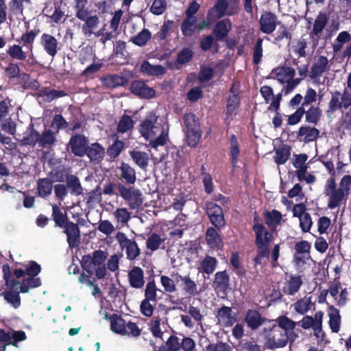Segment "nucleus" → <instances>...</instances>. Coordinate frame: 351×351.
Returning <instances> with one entry per match:
<instances>
[{
  "label": "nucleus",
  "instance_id": "nucleus-11",
  "mask_svg": "<svg viewBox=\"0 0 351 351\" xmlns=\"http://www.w3.org/2000/svg\"><path fill=\"white\" fill-rule=\"evenodd\" d=\"M328 18L325 13H319L315 19L313 29L310 33V36L313 40V45L315 47L318 44V41L321 35L326 26Z\"/></svg>",
  "mask_w": 351,
  "mask_h": 351
},
{
  "label": "nucleus",
  "instance_id": "nucleus-5",
  "mask_svg": "<svg viewBox=\"0 0 351 351\" xmlns=\"http://www.w3.org/2000/svg\"><path fill=\"white\" fill-rule=\"evenodd\" d=\"M186 128V138L188 145L195 147L199 143L201 138L199 125L195 119V115L192 114H186L184 117Z\"/></svg>",
  "mask_w": 351,
  "mask_h": 351
},
{
  "label": "nucleus",
  "instance_id": "nucleus-18",
  "mask_svg": "<svg viewBox=\"0 0 351 351\" xmlns=\"http://www.w3.org/2000/svg\"><path fill=\"white\" fill-rule=\"evenodd\" d=\"M217 318L218 323L223 326H231L237 321L236 314L228 306H223L219 309Z\"/></svg>",
  "mask_w": 351,
  "mask_h": 351
},
{
  "label": "nucleus",
  "instance_id": "nucleus-32",
  "mask_svg": "<svg viewBox=\"0 0 351 351\" xmlns=\"http://www.w3.org/2000/svg\"><path fill=\"white\" fill-rule=\"evenodd\" d=\"M141 71L148 75H160L165 73V69L161 65H153L144 61L141 65Z\"/></svg>",
  "mask_w": 351,
  "mask_h": 351
},
{
  "label": "nucleus",
  "instance_id": "nucleus-31",
  "mask_svg": "<svg viewBox=\"0 0 351 351\" xmlns=\"http://www.w3.org/2000/svg\"><path fill=\"white\" fill-rule=\"evenodd\" d=\"M329 326L334 332H338L340 329L341 317L339 311L335 307L330 306L328 308Z\"/></svg>",
  "mask_w": 351,
  "mask_h": 351
},
{
  "label": "nucleus",
  "instance_id": "nucleus-64",
  "mask_svg": "<svg viewBox=\"0 0 351 351\" xmlns=\"http://www.w3.org/2000/svg\"><path fill=\"white\" fill-rule=\"evenodd\" d=\"M321 116V110L318 108L311 107L306 112V120L308 123H316Z\"/></svg>",
  "mask_w": 351,
  "mask_h": 351
},
{
  "label": "nucleus",
  "instance_id": "nucleus-49",
  "mask_svg": "<svg viewBox=\"0 0 351 351\" xmlns=\"http://www.w3.org/2000/svg\"><path fill=\"white\" fill-rule=\"evenodd\" d=\"M38 192L40 196L46 197L49 195L52 191V182L48 179L39 180L37 183Z\"/></svg>",
  "mask_w": 351,
  "mask_h": 351
},
{
  "label": "nucleus",
  "instance_id": "nucleus-56",
  "mask_svg": "<svg viewBox=\"0 0 351 351\" xmlns=\"http://www.w3.org/2000/svg\"><path fill=\"white\" fill-rule=\"evenodd\" d=\"M4 300L11 304L14 308H17L21 305V298L18 293L8 291L3 293Z\"/></svg>",
  "mask_w": 351,
  "mask_h": 351
},
{
  "label": "nucleus",
  "instance_id": "nucleus-40",
  "mask_svg": "<svg viewBox=\"0 0 351 351\" xmlns=\"http://www.w3.org/2000/svg\"><path fill=\"white\" fill-rule=\"evenodd\" d=\"M113 216L117 226L121 227L127 225L131 218L130 213L125 208H117L113 213Z\"/></svg>",
  "mask_w": 351,
  "mask_h": 351
},
{
  "label": "nucleus",
  "instance_id": "nucleus-42",
  "mask_svg": "<svg viewBox=\"0 0 351 351\" xmlns=\"http://www.w3.org/2000/svg\"><path fill=\"white\" fill-rule=\"evenodd\" d=\"M91 160H99L104 155V149L98 143H93L88 147L86 153Z\"/></svg>",
  "mask_w": 351,
  "mask_h": 351
},
{
  "label": "nucleus",
  "instance_id": "nucleus-38",
  "mask_svg": "<svg viewBox=\"0 0 351 351\" xmlns=\"http://www.w3.org/2000/svg\"><path fill=\"white\" fill-rule=\"evenodd\" d=\"M110 329L115 333L123 335L125 332V321L117 315H112L109 317Z\"/></svg>",
  "mask_w": 351,
  "mask_h": 351
},
{
  "label": "nucleus",
  "instance_id": "nucleus-44",
  "mask_svg": "<svg viewBox=\"0 0 351 351\" xmlns=\"http://www.w3.org/2000/svg\"><path fill=\"white\" fill-rule=\"evenodd\" d=\"M195 16H189L182 24V32L184 36H191L197 30V25Z\"/></svg>",
  "mask_w": 351,
  "mask_h": 351
},
{
  "label": "nucleus",
  "instance_id": "nucleus-9",
  "mask_svg": "<svg viewBox=\"0 0 351 351\" xmlns=\"http://www.w3.org/2000/svg\"><path fill=\"white\" fill-rule=\"evenodd\" d=\"M116 237L121 247L125 249L129 259L133 260L139 255L140 249L135 241L128 239L125 234L122 232H119Z\"/></svg>",
  "mask_w": 351,
  "mask_h": 351
},
{
  "label": "nucleus",
  "instance_id": "nucleus-22",
  "mask_svg": "<svg viewBox=\"0 0 351 351\" xmlns=\"http://www.w3.org/2000/svg\"><path fill=\"white\" fill-rule=\"evenodd\" d=\"M128 279L131 287L136 289L143 287L145 283L143 269L138 267H134L129 272Z\"/></svg>",
  "mask_w": 351,
  "mask_h": 351
},
{
  "label": "nucleus",
  "instance_id": "nucleus-36",
  "mask_svg": "<svg viewBox=\"0 0 351 351\" xmlns=\"http://www.w3.org/2000/svg\"><path fill=\"white\" fill-rule=\"evenodd\" d=\"M103 84L108 88H115L123 86L126 84L127 80L118 75H109L101 80Z\"/></svg>",
  "mask_w": 351,
  "mask_h": 351
},
{
  "label": "nucleus",
  "instance_id": "nucleus-29",
  "mask_svg": "<svg viewBox=\"0 0 351 351\" xmlns=\"http://www.w3.org/2000/svg\"><path fill=\"white\" fill-rule=\"evenodd\" d=\"M319 132L315 128L302 126L298 131V136L304 142H310L315 140L319 136Z\"/></svg>",
  "mask_w": 351,
  "mask_h": 351
},
{
  "label": "nucleus",
  "instance_id": "nucleus-21",
  "mask_svg": "<svg viewBox=\"0 0 351 351\" xmlns=\"http://www.w3.org/2000/svg\"><path fill=\"white\" fill-rule=\"evenodd\" d=\"M330 67L329 60L324 56H318L311 69L312 77H317L322 75Z\"/></svg>",
  "mask_w": 351,
  "mask_h": 351
},
{
  "label": "nucleus",
  "instance_id": "nucleus-13",
  "mask_svg": "<svg viewBox=\"0 0 351 351\" xmlns=\"http://www.w3.org/2000/svg\"><path fill=\"white\" fill-rule=\"evenodd\" d=\"M26 339L25 333L21 330H0V341L16 346L19 341Z\"/></svg>",
  "mask_w": 351,
  "mask_h": 351
},
{
  "label": "nucleus",
  "instance_id": "nucleus-62",
  "mask_svg": "<svg viewBox=\"0 0 351 351\" xmlns=\"http://www.w3.org/2000/svg\"><path fill=\"white\" fill-rule=\"evenodd\" d=\"M38 141L39 134L33 130L27 131L22 139V142L25 145H34L36 143H38Z\"/></svg>",
  "mask_w": 351,
  "mask_h": 351
},
{
  "label": "nucleus",
  "instance_id": "nucleus-47",
  "mask_svg": "<svg viewBox=\"0 0 351 351\" xmlns=\"http://www.w3.org/2000/svg\"><path fill=\"white\" fill-rule=\"evenodd\" d=\"M231 28V23L229 20L221 21L217 23L215 33L218 38H224Z\"/></svg>",
  "mask_w": 351,
  "mask_h": 351
},
{
  "label": "nucleus",
  "instance_id": "nucleus-34",
  "mask_svg": "<svg viewBox=\"0 0 351 351\" xmlns=\"http://www.w3.org/2000/svg\"><path fill=\"white\" fill-rule=\"evenodd\" d=\"M99 24V18L97 15H92L82 27V31L84 36L90 37L94 33Z\"/></svg>",
  "mask_w": 351,
  "mask_h": 351
},
{
  "label": "nucleus",
  "instance_id": "nucleus-58",
  "mask_svg": "<svg viewBox=\"0 0 351 351\" xmlns=\"http://www.w3.org/2000/svg\"><path fill=\"white\" fill-rule=\"evenodd\" d=\"M217 265V261L215 258H213L211 256H206L202 263V270L208 274H210L213 273L215 268Z\"/></svg>",
  "mask_w": 351,
  "mask_h": 351
},
{
  "label": "nucleus",
  "instance_id": "nucleus-1",
  "mask_svg": "<svg viewBox=\"0 0 351 351\" xmlns=\"http://www.w3.org/2000/svg\"><path fill=\"white\" fill-rule=\"evenodd\" d=\"M141 136L155 149L166 144L169 138V125L159 120L154 112H149L139 125Z\"/></svg>",
  "mask_w": 351,
  "mask_h": 351
},
{
  "label": "nucleus",
  "instance_id": "nucleus-20",
  "mask_svg": "<svg viewBox=\"0 0 351 351\" xmlns=\"http://www.w3.org/2000/svg\"><path fill=\"white\" fill-rule=\"evenodd\" d=\"M175 280L179 283H180V286L183 289V290L191 295H196L199 293L197 291V287L196 283L192 280L189 276H182L176 274L174 276Z\"/></svg>",
  "mask_w": 351,
  "mask_h": 351
},
{
  "label": "nucleus",
  "instance_id": "nucleus-19",
  "mask_svg": "<svg viewBox=\"0 0 351 351\" xmlns=\"http://www.w3.org/2000/svg\"><path fill=\"white\" fill-rule=\"evenodd\" d=\"M276 17L271 12H265L260 19L261 30L265 34L272 33L276 27Z\"/></svg>",
  "mask_w": 351,
  "mask_h": 351
},
{
  "label": "nucleus",
  "instance_id": "nucleus-15",
  "mask_svg": "<svg viewBox=\"0 0 351 351\" xmlns=\"http://www.w3.org/2000/svg\"><path fill=\"white\" fill-rule=\"evenodd\" d=\"M88 141L84 136L75 135L69 141L72 152L78 156H83L87 151Z\"/></svg>",
  "mask_w": 351,
  "mask_h": 351
},
{
  "label": "nucleus",
  "instance_id": "nucleus-16",
  "mask_svg": "<svg viewBox=\"0 0 351 351\" xmlns=\"http://www.w3.org/2000/svg\"><path fill=\"white\" fill-rule=\"evenodd\" d=\"M67 235V241L71 247H75L80 243V232L78 226L73 222H66L63 226Z\"/></svg>",
  "mask_w": 351,
  "mask_h": 351
},
{
  "label": "nucleus",
  "instance_id": "nucleus-37",
  "mask_svg": "<svg viewBox=\"0 0 351 351\" xmlns=\"http://www.w3.org/2000/svg\"><path fill=\"white\" fill-rule=\"evenodd\" d=\"M291 156V149L288 146H282L274 152V160L277 165L285 164Z\"/></svg>",
  "mask_w": 351,
  "mask_h": 351
},
{
  "label": "nucleus",
  "instance_id": "nucleus-28",
  "mask_svg": "<svg viewBox=\"0 0 351 351\" xmlns=\"http://www.w3.org/2000/svg\"><path fill=\"white\" fill-rule=\"evenodd\" d=\"M256 234V245H267L271 240V234L265 230V228L259 223H255L253 227Z\"/></svg>",
  "mask_w": 351,
  "mask_h": 351
},
{
  "label": "nucleus",
  "instance_id": "nucleus-25",
  "mask_svg": "<svg viewBox=\"0 0 351 351\" xmlns=\"http://www.w3.org/2000/svg\"><path fill=\"white\" fill-rule=\"evenodd\" d=\"M302 285V280L300 276H291L283 287V292L287 295H293L298 292Z\"/></svg>",
  "mask_w": 351,
  "mask_h": 351
},
{
  "label": "nucleus",
  "instance_id": "nucleus-39",
  "mask_svg": "<svg viewBox=\"0 0 351 351\" xmlns=\"http://www.w3.org/2000/svg\"><path fill=\"white\" fill-rule=\"evenodd\" d=\"M308 156L306 154H301L294 156L292 160V164L296 169V174L300 173V175L302 176L304 172H306L308 167L306 162Z\"/></svg>",
  "mask_w": 351,
  "mask_h": 351
},
{
  "label": "nucleus",
  "instance_id": "nucleus-43",
  "mask_svg": "<svg viewBox=\"0 0 351 351\" xmlns=\"http://www.w3.org/2000/svg\"><path fill=\"white\" fill-rule=\"evenodd\" d=\"M288 335H283L277 338L275 335L269 337L265 342V346L269 349H276L285 347L287 344Z\"/></svg>",
  "mask_w": 351,
  "mask_h": 351
},
{
  "label": "nucleus",
  "instance_id": "nucleus-53",
  "mask_svg": "<svg viewBox=\"0 0 351 351\" xmlns=\"http://www.w3.org/2000/svg\"><path fill=\"white\" fill-rule=\"evenodd\" d=\"M8 53L11 58L18 60H24L27 58V53H25L19 45L10 46L8 49Z\"/></svg>",
  "mask_w": 351,
  "mask_h": 351
},
{
  "label": "nucleus",
  "instance_id": "nucleus-54",
  "mask_svg": "<svg viewBox=\"0 0 351 351\" xmlns=\"http://www.w3.org/2000/svg\"><path fill=\"white\" fill-rule=\"evenodd\" d=\"M228 276L226 271H219L215 274L214 285L217 288L225 289L228 285Z\"/></svg>",
  "mask_w": 351,
  "mask_h": 351
},
{
  "label": "nucleus",
  "instance_id": "nucleus-10",
  "mask_svg": "<svg viewBox=\"0 0 351 351\" xmlns=\"http://www.w3.org/2000/svg\"><path fill=\"white\" fill-rule=\"evenodd\" d=\"M206 212L210 222L217 229H221L225 226V220L222 209L215 203L210 202L206 205Z\"/></svg>",
  "mask_w": 351,
  "mask_h": 351
},
{
  "label": "nucleus",
  "instance_id": "nucleus-48",
  "mask_svg": "<svg viewBox=\"0 0 351 351\" xmlns=\"http://www.w3.org/2000/svg\"><path fill=\"white\" fill-rule=\"evenodd\" d=\"M230 154L232 163L233 166H235L240 154V147L234 135H232L230 138Z\"/></svg>",
  "mask_w": 351,
  "mask_h": 351
},
{
  "label": "nucleus",
  "instance_id": "nucleus-52",
  "mask_svg": "<svg viewBox=\"0 0 351 351\" xmlns=\"http://www.w3.org/2000/svg\"><path fill=\"white\" fill-rule=\"evenodd\" d=\"M121 176L130 184H134L136 181L134 170L127 164L123 163L121 166Z\"/></svg>",
  "mask_w": 351,
  "mask_h": 351
},
{
  "label": "nucleus",
  "instance_id": "nucleus-17",
  "mask_svg": "<svg viewBox=\"0 0 351 351\" xmlns=\"http://www.w3.org/2000/svg\"><path fill=\"white\" fill-rule=\"evenodd\" d=\"M40 45L46 53L53 58L58 53V40L52 35L43 34L40 36Z\"/></svg>",
  "mask_w": 351,
  "mask_h": 351
},
{
  "label": "nucleus",
  "instance_id": "nucleus-23",
  "mask_svg": "<svg viewBox=\"0 0 351 351\" xmlns=\"http://www.w3.org/2000/svg\"><path fill=\"white\" fill-rule=\"evenodd\" d=\"M314 306L315 304L312 301V297L308 295H305L292 304L294 311L302 315L307 313Z\"/></svg>",
  "mask_w": 351,
  "mask_h": 351
},
{
  "label": "nucleus",
  "instance_id": "nucleus-12",
  "mask_svg": "<svg viewBox=\"0 0 351 351\" xmlns=\"http://www.w3.org/2000/svg\"><path fill=\"white\" fill-rule=\"evenodd\" d=\"M130 90L132 93L143 98H152L156 92L153 88L147 86L143 81L136 80L132 83Z\"/></svg>",
  "mask_w": 351,
  "mask_h": 351
},
{
  "label": "nucleus",
  "instance_id": "nucleus-6",
  "mask_svg": "<svg viewBox=\"0 0 351 351\" xmlns=\"http://www.w3.org/2000/svg\"><path fill=\"white\" fill-rule=\"evenodd\" d=\"M323 317L324 312L322 311H317L313 317L306 315L301 320V326L305 330L312 328L314 335L319 337L322 330Z\"/></svg>",
  "mask_w": 351,
  "mask_h": 351
},
{
  "label": "nucleus",
  "instance_id": "nucleus-59",
  "mask_svg": "<svg viewBox=\"0 0 351 351\" xmlns=\"http://www.w3.org/2000/svg\"><path fill=\"white\" fill-rule=\"evenodd\" d=\"M164 241V239H162L157 234H152L147 240V247L149 250L154 251L156 250L162 242Z\"/></svg>",
  "mask_w": 351,
  "mask_h": 351
},
{
  "label": "nucleus",
  "instance_id": "nucleus-14",
  "mask_svg": "<svg viewBox=\"0 0 351 351\" xmlns=\"http://www.w3.org/2000/svg\"><path fill=\"white\" fill-rule=\"evenodd\" d=\"M260 91L265 102H271L270 106H269V110L272 111L277 110L280 106V102L282 97L281 94L280 93L274 95L272 88L268 86L261 87Z\"/></svg>",
  "mask_w": 351,
  "mask_h": 351
},
{
  "label": "nucleus",
  "instance_id": "nucleus-24",
  "mask_svg": "<svg viewBox=\"0 0 351 351\" xmlns=\"http://www.w3.org/2000/svg\"><path fill=\"white\" fill-rule=\"evenodd\" d=\"M167 328V320L165 317H155L149 324L150 330L156 337H162L164 331H166Z\"/></svg>",
  "mask_w": 351,
  "mask_h": 351
},
{
  "label": "nucleus",
  "instance_id": "nucleus-46",
  "mask_svg": "<svg viewBox=\"0 0 351 351\" xmlns=\"http://www.w3.org/2000/svg\"><path fill=\"white\" fill-rule=\"evenodd\" d=\"M151 37L152 33L149 32V30L147 29H143L138 34H136L134 36H132L130 38V40L136 45L142 47L146 45V43L151 38Z\"/></svg>",
  "mask_w": 351,
  "mask_h": 351
},
{
  "label": "nucleus",
  "instance_id": "nucleus-50",
  "mask_svg": "<svg viewBox=\"0 0 351 351\" xmlns=\"http://www.w3.org/2000/svg\"><path fill=\"white\" fill-rule=\"evenodd\" d=\"M265 222L269 226H276L282 220V215L280 212L273 210L265 214Z\"/></svg>",
  "mask_w": 351,
  "mask_h": 351
},
{
  "label": "nucleus",
  "instance_id": "nucleus-26",
  "mask_svg": "<svg viewBox=\"0 0 351 351\" xmlns=\"http://www.w3.org/2000/svg\"><path fill=\"white\" fill-rule=\"evenodd\" d=\"M38 31L31 30L24 33L21 37V42L23 46H26L28 51L29 60L34 62L35 60L34 56L32 51L33 43L35 38L38 34Z\"/></svg>",
  "mask_w": 351,
  "mask_h": 351
},
{
  "label": "nucleus",
  "instance_id": "nucleus-61",
  "mask_svg": "<svg viewBox=\"0 0 351 351\" xmlns=\"http://www.w3.org/2000/svg\"><path fill=\"white\" fill-rule=\"evenodd\" d=\"M310 254H307L306 256L304 254H297L295 253L294 255V263L295 265L298 270H303L304 268V265L307 263V262L310 260Z\"/></svg>",
  "mask_w": 351,
  "mask_h": 351
},
{
  "label": "nucleus",
  "instance_id": "nucleus-55",
  "mask_svg": "<svg viewBox=\"0 0 351 351\" xmlns=\"http://www.w3.org/2000/svg\"><path fill=\"white\" fill-rule=\"evenodd\" d=\"M272 322H276L279 327L285 330H293L296 326V323L294 321L284 315L278 317Z\"/></svg>",
  "mask_w": 351,
  "mask_h": 351
},
{
  "label": "nucleus",
  "instance_id": "nucleus-63",
  "mask_svg": "<svg viewBox=\"0 0 351 351\" xmlns=\"http://www.w3.org/2000/svg\"><path fill=\"white\" fill-rule=\"evenodd\" d=\"M68 186L71 189L72 193L75 195H80L82 193V188L80 185L79 180L75 176H71L68 178Z\"/></svg>",
  "mask_w": 351,
  "mask_h": 351
},
{
  "label": "nucleus",
  "instance_id": "nucleus-30",
  "mask_svg": "<svg viewBox=\"0 0 351 351\" xmlns=\"http://www.w3.org/2000/svg\"><path fill=\"white\" fill-rule=\"evenodd\" d=\"M245 322L250 328L254 330L263 324L265 319L261 317L258 312L250 310L247 313Z\"/></svg>",
  "mask_w": 351,
  "mask_h": 351
},
{
  "label": "nucleus",
  "instance_id": "nucleus-35",
  "mask_svg": "<svg viewBox=\"0 0 351 351\" xmlns=\"http://www.w3.org/2000/svg\"><path fill=\"white\" fill-rule=\"evenodd\" d=\"M206 239L208 245L212 248H219L222 245V241L219 233L212 227L207 229Z\"/></svg>",
  "mask_w": 351,
  "mask_h": 351
},
{
  "label": "nucleus",
  "instance_id": "nucleus-51",
  "mask_svg": "<svg viewBox=\"0 0 351 351\" xmlns=\"http://www.w3.org/2000/svg\"><path fill=\"white\" fill-rule=\"evenodd\" d=\"M41 285L39 278H33L31 276L24 279L20 285V292L27 293L31 288L38 287Z\"/></svg>",
  "mask_w": 351,
  "mask_h": 351
},
{
  "label": "nucleus",
  "instance_id": "nucleus-7",
  "mask_svg": "<svg viewBox=\"0 0 351 351\" xmlns=\"http://www.w3.org/2000/svg\"><path fill=\"white\" fill-rule=\"evenodd\" d=\"M118 190L120 195L128 202L130 208L135 209L142 204L141 194L138 190L127 188L122 184L118 186Z\"/></svg>",
  "mask_w": 351,
  "mask_h": 351
},
{
  "label": "nucleus",
  "instance_id": "nucleus-57",
  "mask_svg": "<svg viewBox=\"0 0 351 351\" xmlns=\"http://www.w3.org/2000/svg\"><path fill=\"white\" fill-rule=\"evenodd\" d=\"M134 126V121L128 115L123 116L120 119L117 130L119 132L124 133L131 130Z\"/></svg>",
  "mask_w": 351,
  "mask_h": 351
},
{
  "label": "nucleus",
  "instance_id": "nucleus-33",
  "mask_svg": "<svg viewBox=\"0 0 351 351\" xmlns=\"http://www.w3.org/2000/svg\"><path fill=\"white\" fill-rule=\"evenodd\" d=\"M351 40V34L347 31L341 32L335 39L332 47L335 53L339 52L343 45Z\"/></svg>",
  "mask_w": 351,
  "mask_h": 351
},
{
  "label": "nucleus",
  "instance_id": "nucleus-2",
  "mask_svg": "<svg viewBox=\"0 0 351 351\" xmlns=\"http://www.w3.org/2000/svg\"><path fill=\"white\" fill-rule=\"evenodd\" d=\"M324 195L328 198L327 207L335 209L340 207L347 197L351 194V176L345 175L341 179L337 188L335 180L329 178L324 186Z\"/></svg>",
  "mask_w": 351,
  "mask_h": 351
},
{
  "label": "nucleus",
  "instance_id": "nucleus-8",
  "mask_svg": "<svg viewBox=\"0 0 351 351\" xmlns=\"http://www.w3.org/2000/svg\"><path fill=\"white\" fill-rule=\"evenodd\" d=\"M351 106V93L348 90H343L341 94L339 91H335L332 93V97L329 102L330 110L335 111L343 108L345 109Z\"/></svg>",
  "mask_w": 351,
  "mask_h": 351
},
{
  "label": "nucleus",
  "instance_id": "nucleus-45",
  "mask_svg": "<svg viewBox=\"0 0 351 351\" xmlns=\"http://www.w3.org/2000/svg\"><path fill=\"white\" fill-rule=\"evenodd\" d=\"M239 97L237 95L233 94L228 97L226 106V119H232L237 113L239 106Z\"/></svg>",
  "mask_w": 351,
  "mask_h": 351
},
{
  "label": "nucleus",
  "instance_id": "nucleus-3",
  "mask_svg": "<svg viewBox=\"0 0 351 351\" xmlns=\"http://www.w3.org/2000/svg\"><path fill=\"white\" fill-rule=\"evenodd\" d=\"M106 254L102 250H96L92 254L82 257V266L90 275L95 274L97 278H104L107 274L106 267Z\"/></svg>",
  "mask_w": 351,
  "mask_h": 351
},
{
  "label": "nucleus",
  "instance_id": "nucleus-60",
  "mask_svg": "<svg viewBox=\"0 0 351 351\" xmlns=\"http://www.w3.org/2000/svg\"><path fill=\"white\" fill-rule=\"evenodd\" d=\"M54 141L53 133L50 130H47L43 133L41 137L39 136L38 144L40 146L46 147L52 145Z\"/></svg>",
  "mask_w": 351,
  "mask_h": 351
},
{
  "label": "nucleus",
  "instance_id": "nucleus-4",
  "mask_svg": "<svg viewBox=\"0 0 351 351\" xmlns=\"http://www.w3.org/2000/svg\"><path fill=\"white\" fill-rule=\"evenodd\" d=\"M273 78L283 84L282 91L287 95L292 92L300 83L301 79L294 78L295 71L291 66H278L271 71Z\"/></svg>",
  "mask_w": 351,
  "mask_h": 351
},
{
  "label": "nucleus",
  "instance_id": "nucleus-41",
  "mask_svg": "<svg viewBox=\"0 0 351 351\" xmlns=\"http://www.w3.org/2000/svg\"><path fill=\"white\" fill-rule=\"evenodd\" d=\"M130 156L135 163L141 169H145L148 165L149 155L147 153L138 150H133L130 153Z\"/></svg>",
  "mask_w": 351,
  "mask_h": 351
},
{
  "label": "nucleus",
  "instance_id": "nucleus-27",
  "mask_svg": "<svg viewBox=\"0 0 351 351\" xmlns=\"http://www.w3.org/2000/svg\"><path fill=\"white\" fill-rule=\"evenodd\" d=\"M122 16V10H118L114 12L112 18L110 21V31L106 32L105 34V40H110L115 36L116 32L118 30Z\"/></svg>",
  "mask_w": 351,
  "mask_h": 351
}]
</instances>
